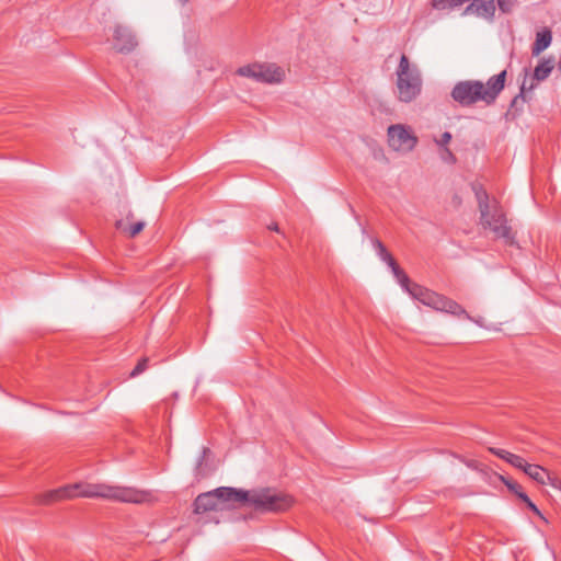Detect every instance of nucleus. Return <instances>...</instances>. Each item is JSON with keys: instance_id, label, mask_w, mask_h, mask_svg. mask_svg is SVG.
Returning a JSON list of instances; mask_svg holds the SVG:
<instances>
[{"instance_id": "1", "label": "nucleus", "mask_w": 561, "mask_h": 561, "mask_svg": "<svg viewBox=\"0 0 561 561\" xmlns=\"http://www.w3.org/2000/svg\"><path fill=\"white\" fill-rule=\"evenodd\" d=\"M506 70L489 78L486 82L480 80H463L457 82L451 92V99L461 107H471L478 102L486 106L495 103L505 87Z\"/></svg>"}, {"instance_id": "2", "label": "nucleus", "mask_w": 561, "mask_h": 561, "mask_svg": "<svg viewBox=\"0 0 561 561\" xmlns=\"http://www.w3.org/2000/svg\"><path fill=\"white\" fill-rule=\"evenodd\" d=\"M72 499L89 497L103 499L108 501L142 504L151 501L152 494L149 491L138 490L133 486L111 485L106 483L78 482L68 484Z\"/></svg>"}, {"instance_id": "3", "label": "nucleus", "mask_w": 561, "mask_h": 561, "mask_svg": "<svg viewBox=\"0 0 561 561\" xmlns=\"http://www.w3.org/2000/svg\"><path fill=\"white\" fill-rule=\"evenodd\" d=\"M238 496H244V493L238 492V489L231 486H219L213 491L201 493L193 503V512L196 515H208L207 522L219 523L220 513L232 511L238 507Z\"/></svg>"}, {"instance_id": "4", "label": "nucleus", "mask_w": 561, "mask_h": 561, "mask_svg": "<svg viewBox=\"0 0 561 561\" xmlns=\"http://www.w3.org/2000/svg\"><path fill=\"white\" fill-rule=\"evenodd\" d=\"M238 492L244 493V496H238L239 504H249L261 513L285 512L294 504L290 495L268 488L251 491L238 489Z\"/></svg>"}, {"instance_id": "5", "label": "nucleus", "mask_w": 561, "mask_h": 561, "mask_svg": "<svg viewBox=\"0 0 561 561\" xmlns=\"http://www.w3.org/2000/svg\"><path fill=\"white\" fill-rule=\"evenodd\" d=\"M397 76V95L401 102L414 101L422 91V77L416 66L411 65L407 55H401Z\"/></svg>"}, {"instance_id": "6", "label": "nucleus", "mask_w": 561, "mask_h": 561, "mask_svg": "<svg viewBox=\"0 0 561 561\" xmlns=\"http://www.w3.org/2000/svg\"><path fill=\"white\" fill-rule=\"evenodd\" d=\"M480 224L484 229H490L495 238L503 239L506 244H515V233L501 208L495 207L492 213L490 209L484 217L480 215Z\"/></svg>"}, {"instance_id": "7", "label": "nucleus", "mask_w": 561, "mask_h": 561, "mask_svg": "<svg viewBox=\"0 0 561 561\" xmlns=\"http://www.w3.org/2000/svg\"><path fill=\"white\" fill-rule=\"evenodd\" d=\"M237 75L252 78L257 82L278 83L284 78V70L273 64H251L238 68Z\"/></svg>"}, {"instance_id": "8", "label": "nucleus", "mask_w": 561, "mask_h": 561, "mask_svg": "<svg viewBox=\"0 0 561 561\" xmlns=\"http://www.w3.org/2000/svg\"><path fill=\"white\" fill-rule=\"evenodd\" d=\"M388 144L396 151H411L417 144V138L410 127L401 124L388 128Z\"/></svg>"}, {"instance_id": "9", "label": "nucleus", "mask_w": 561, "mask_h": 561, "mask_svg": "<svg viewBox=\"0 0 561 561\" xmlns=\"http://www.w3.org/2000/svg\"><path fill=\"white\" fill-rule=\"evenodd\" d=\"M524 473L538 484L550 485L556 490H561V480L539 465L528 463L525 467Z\"/></svg>"}, {"instance_id": "10", "label": "nucleus", "mask_w": 561, "mask_h": 561, "mask_svg": "<svg viewBox=\"0 0 561 561\" xmlns=\"http://www.w3.org/2000/svg\"><path fill=\"white\" fill-rule=\"evenodd\" d=\"M114 48L118 53H129L137 46L134 34L123 25H116L113 34Z\"/></svg>"}, {"instance_id": "11", "label": "nucleus", "mask_w": 561, "mask_h": 561, "mask_svg": "<svg viewBox=\"0 0 561 561\" xmlns=\"http://www.w3.org/2000/svg\"><path fill=\"white\" fill-rule=\"evenodd\" d=\"M72 499V493L68 485L46 491L37 496V503L49 505L59 501Z\"/></svg>"}, {"instance_id": "12", "label": "nucleus", "mask_w": 561, "mask_h": 561, "mask_svg": "<svg viewBox=\"0 0 561 561\" xmlns=\"http://www.w3.org/2000/svg\"><path fill=\"white\" fill-rule=\"evenodd\" d=\"M466 11L474 13L478 16L490 19L495 12L494 0H473Z\"/></svg>"}, {"instance_id": "13", "label": "nucleus", "mask_w": 561, "mask_h": 561, "mask_svg": "<svg viewBox=\"0 0 561 561\" xmlns=\"http://www.w3.org/2000/svg\"><path fill=\"white\" fill-rule=\"evenodd\" d=\"M490 451L493 455L497 456L499 458L505 460L507 463H510L514 468L522 470L523 472L525 470V467L528 466V462L522 456L515 455L505 449L490 448Z\"/></svg>"}, {"instance_id": "14", "label": "nucleus", "mask_w": 561, "mask_h": 561, "mask_svg": "<svg viewBox=\"0 0 561 561\" xmlns=\"http://www.w3.org/2000/svg\"><path fill=\"white\" fill-rule=\"evenodd\" d=\"M133 218H134V215L131 211H129L126 216V219H119L115 224V226L118 230L126 233L130 238L136 237L145 227L144 221H137L135 224L128 225L127 221L131 220Z\"/></svg>"}, {"instance_id": "15", "label": "nucleus", "mask_w": 561, "mask_h": 561, "mask_svg": "<svg viewBox=\"0 0 561 561\" xmlns=\"http://www.w3.org/2000/svg\"><path fill=\"white\" fill-rule=\"evenodd\" d=\"M552 41L551 31L543 28L536 35V41L531 47L533 56H539L546 48H548Z\"/></svg>"}, {"instance_id": "16", "label": "nucleus", "mask_w": 561, "mask_h": 561, "mask_svg": "<svg viewBox=\"0 0 561 561\" xmlns=\"http://www.w3.org/2000/svg\"><path fill=\"white\" fill-rule=\"evenodd\" d=\"M553 68H554V59L552 57L542 58L538 62V65L535 67L534 79L537 81L546 80L550 76Z\"/></svg>"}, {"instance_id": "17", "label": "nucleus", "mask_w": 561, "mask_h": 561, "mask_svg": "<svg viewBox=\"0 0 561 561\" xmlns=\"http://www.w3.org/2000/svg\"><path fill=\"white\" fill-rule=\"evenodd\" d=\"M442 312H447L459 318L463 317L468 320H471L469 313L457 301L447 297L444 298Z\"/></svg>"}, {"instance_id": "18", "label": "nucleus", "mask_w": 561, "mask_h": 561, "mask_svg": "<svg viewBox=\"0 0 561 561\" xmlns=\"http://www.w3.org/2000/svg\"><path fill=\"white\" fill-rule=\"evenodd\" d=\"M473 191L478 202L480 215L484 217L490 210L489 195L481 185H473Z\"/></svg>"}, {"instance_id": "19", "label": "nucleus", "mask_w": 561, "mask_h": 561, "mask_svg": "<svg viewBox=\"0 0 561 561\" xmlns=\"http://www.w3.org/2000/svg\"><path fill=\"white\" fill-rule=\"evenodd\" d=\"M414 299L427 306L435 291L424 288L417 284H412L408 291Z\"/></svg>"}, {"instance_id": "20", "label": "nucleus", "mask_w": 561, "mask_h": 561, "mask_svg": "<svg viewBox=\"0 0 561 561\" xmlns=\"http://www.w3.org/2000/svg\"><path fill=\"white\" fill-rule=\"evenodd\" d=\"M390 268L402 288L409 291L413 283L410 280L405 272L398 265V263Z\"/></svg>"}, {"instance_id": "21", "label": "nucleus", "mask_w": 561, "mask_h": 561, "mask_svg": "<svg viewBox=\"0 0 561 561\" xmlns=\"http://www.w3.org/2000/svg\"><path fill=\"white\" fill-rule=\"evenodd\" d=\"M468 0H432V5L436 10H447L459 7Z\"/></svg>"}, {"instance_id": "22", "label": "nucleus", "mask_w": 561, "mask_h": 561, "mask_svg": "<svg viewBox=\"0 0 561 561\" xmlns=\"http://www.w3.org/2000/svg\"><path fill=\"white\" fill-rule=\"evenodd\" d=\"M445 296L439 295L437 293H434L432 296L427 307L433 308L434 310L442 311L443 302H444Z\"/></svg>"}, {"instance_id": "23", "label": "nucleus", "mask_w": 561, "mask_h": 561, "mask_svg": "<svg viewBox=\"0 0 561 561\" xmlns=\"http://www.w3.org/2000/svg\"><path fill=\"white\" fill-rule=\"evenodd\" d=\"M148 362H149V359L147 357L141 358L137 363L135 368L131 370L130 377H136V376L140 375L141 373H144L148 367Z\"/></svg>"}, {"instance_id": "24", "label": "nucleus", "mask_w": 561, "mask_h": 561, "mask_svg": "<svg viewBox=\"0 0 561 561\" xmlns=\"http://www.w3.org/2000/svg\"><path fill=\"white\" fill-rule=\"evenodd\" d=\"M501 480L502 482L506 485V488L513 492L515 495L518 493V491H520L523 489V486L517 483L516 481H513L511 479H506L504 477L501 476Z\"/></svg>"}, {"instance_id": "25", "label": "nucleus", "mask_w": 561, "mask_h": 561, "mask_svg": "<svg viewBox=\"0 0 561 561\" xmlns=\"http://www.w3.org/2000/svg\"><path fill=\"white\" fill-rule=\"evenodd\" d=\"M497 4L502 12L508 13L513 9L514 0H497Z\"/></svg>"}, {"instance_id": "26", "label": "nucleus", "mask_w": 561, "mask_h": 561, "mask_svg": "<svg viewBox=\"0 0 561 561\" xmlns=\"http://www.w3.org/2000/svg\"><path fill=\"white\" fill-rule=\"evenodd\" d=\"M451 140V134L449 131H445L439 139H436L435 142L442 147V148H446V146L449 144V141Z\"/></svg>"}, {"instance_id": "27", "label": "nucleus", "mask_w": 561, "mask_h": 561, "mask_svg": "<svg viewBox=\"0 0 561 561\" xmlns=\"http://www.w3.org/2000/svg\"><path fill=\"white\" fill-rule=\"evenodd\" d=\"M442 159L444 161H446V162H449V163H455L456 162V158H455L454 153L447 147L443 148Z\"/></svg>"}, {"instance_id": "28", "label": "nucleus", "mask_w": 561, "mask_h": 561, "mask_svg": "<svg viewBox=\"0 0 561 561\" xmlns=\"http://www.w3.org/2000/svg\"><path fill=\"white\" fill-rule=\"evenodd\" d=\"M373 243H374V247H375L379 257H382L388 252V250L386 249V247L383 245V243L380 240L375 239L373 241Z\"/></svg>"}, {"instance_id": "29", "label": "nucleus", "mask_w": 561, "mask_h": 561, "mask_svg": "<svg viewBox=\"0 0 561 561\" xmlns=\"http://www.w3.org/2000/svg\"><path fill=\"white\" fill-rule=\"evenodd\" d=\"M526 506L531 512H534L537 516H539L540 518H543L542 513L540 512V510L537 507V505L531 500H529V502L526 503Z\"/></svg>"}, {"instance_id": "30", "label": "nucleus", "mask_w": 561, "mask_h": 561, "mask_svg": "<svg viewBox=\"0 0 561 561\" xmlns=\"http://www.w3.org/2000/svg\"><path fill=\"white\" fill-rule=\"evenodd\" d=\"M385 263H387V265L389 267L393 266L397 264L396 260L393 259V256L387 252L382 257H380Z\"/></svg>"}, {"instance_id": "31", "label": "nucleus", "mask_w": 561, "mask_h": 561, "mask_svg": "<svg viewBox=\"0 0 561 561\" xmlns=\"http://www.w3.org/2000/svg\"><path fill=\"white\" fill-rule=\"evenodd\" d=\"M516 496L522 500L525 504L527 502H529V496L524 492V489H522L520 491H518V493L516 494Z\"/></svg>"}, {"instance_id": "32", "label": "nucleus", "mask_w": 561, "mask_h": 561, "mask_svg": "<svg viewBox=\"0 0 561 561\" xmlns=\"http://www.w3.org/2000/svg\"><path fill=\"white\" fill-rule=\"evenodd\" d=\"M270 230L272 231H276V232H279V227L276 222L274 224H271L268 227H267Z\"/></svg>"}, {"instance_id": "33", "label": "nucleus", "mask_w": 561, "mask_h": 561, "mask_svg": "<svg viewBox=\"0 0 561 561\" xmlns=\"http://www.w3.org/2000/svg\"><path fill=\"white\" fill-rule=\"evenodd\" d=\"M183 2H186L187 0H182Z\"/></svg>"}]
</instances>
